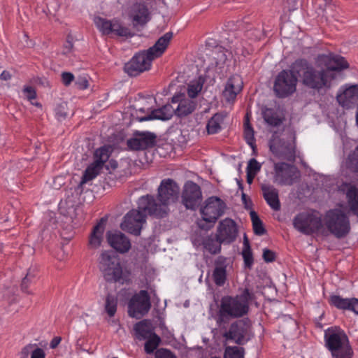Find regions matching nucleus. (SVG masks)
<instances>
[{
  "instance_id": "33",
  "label": "nucleus",
  "mask_w": 358,
  "mask_h": 358,
  "mask_svg": "<svg viewBox=\"0 0 358 358\" xmlns=\"http://www.w3.org/2000/svg\"><path fill=\"white\" fill-rule=\"evenodd\" d=\"M23 358H45V352L43 349L38 348L36 344H29L24 346L21 351Z\"/></svg>"
},
{
  "instance_id": "2",
  "label": "nucleus",
  "mask_w": 358,
  "mask_h": 358,
  "mask_svg": "<svg viewBox=\"0 0 358 358\" xmlns=\"http://www.w3.org/2000/svg\"><path fill=\"white\" fill-rule=\"evenodd\" d=\"M172 37V32H166L157 41L153 46L147 50L136 53L125 64V71L131 76H136L140 73L150 69L152 62L163 55Z\"/></svg>"
},
{
  "instance_id": "37",
  "label": "nucleus",
  "mask_w": 358,
  "mask_h": 358,
  "mask_svg": "<svg viewBox=\"0 0 358 358\" xmlns=\"http://www.w3.org/2000/svg\"><path fill=\"white\" fill-rule=\"evenodd\" d=\"M222 122L223 116L219 113L215 114L207 123L206 129L208 134H214L218 133L221 130Z\"/></svg>"
},
{
  "instance_id": "5",
  "label": "nucleus",
  "mask_w": 358,
  "mask_h": 358,
  "mask_svg": "<svg viewBox=\"0 0 358 358\" xmlns=\"http://www.w3.org/2000/svg\"><path fill=\"white\" fill-rule=\"evenodd\" d=\"M295 138L290 131H275L268 141L270 151L279 159L294 162L296 157Z\"/></svg>"
},
{
  "instance_id": "55",
  "label": "nucleus",
  "mask_w": 358,
  "mask_h": 358,
  "mask_svg": "<svg viewBox=\"0 0 358 358\" xmlns=\"http://www.w3.org/2000/svg\"><path fill=\"white\" fill-rule=\"evenodd\" d=\"M62 82L65 85H69L73 80L74 76L70 72H63L62 73Z\"/></svg>"
},
{
  "instance_id": "9",
  "label": "nucleus",
  "mask_w": 358,
  "mask_h": 358,
  "mask_svg": "<svg viewBox=\"0 0 358 358\" xmlns=\"http://www.w3.org/2000/svg\"><path fill=\"white\" fill-rule=\"evenodd\" d=\"M294 228L305 235H312L322 227V220L316 210H307L298 213L292 220Z\"/></svg>"
},
{
  "instance_id": "36",
  "label": "nucleus",
  "mask_w": 358,
  "mask_h": 358,
  "mask_svg": "<svg viewBox=\"0 0 358 358\" xmlns=\"http://www.w3.org/2000/svg\"><path fill=\"white\" fill-rule=\"evenodd\" d=\"M94 22L99 31L103 34L108 35L112 33L114 20H108L98 16L94 18Z\"/></svg>"
},
{
  "instance_id": "3",
  "label": "nucleus",
  "mask_w": 358,
  "mask_h": 358,
  "mask_svg": "<svg viewBox=\"0 0 358 358\" xmlns=\"http://www.w3.org/2000/svg\"><path fill=\"white\" fill-rule=\"evenodd\" d=\"M253 294L248 289L235 296H224L220 303L217 312V323L219 326L227 323L231 319L238 318L246 315L249 311V304L252 300Z\"/></svg>"
},
{
  "instance_id": "61",
  "label": "nucleus",
  "mask_w": 358,
  "mask_h": 358,
  "mask_svg": "<svg viewBox=\"0 0 358 358\" xmlns=\"http://www.w3.org/2000/svg\"><path fill=\"white\" fill-rule=\"evenodd\" d=\"M256 176V174L247 173V182L248 184H251Z\"/></svg>"
},
{
  "instance_id": "25",
  "label": "nucleus",
  "mask_w": 358,
  "mask_h": 358,
  "mask_svg": "<svg viewBox=\"0 0 358 358\" xmlns=\"http://www.w3.org/2000/svg\"><path fill=\"white\" fill-rule=\"evenodd\" d=\"M106 237L108 244L120 253H125L131 248L129 239L120 231H108Z\"/></svg>"
},
{
  "instance_id": "45",
  "label": "nucleus",
  "mask_w": 358,
  "mask_h": 358,
  "mask_svg": "<svg viewBox=\"0 0 358 358\" xmlns=\"http://www.w3.org/2000/svg\"><path fill=\"white\" fill-rule=\"evenodd\" d=\"M146 339L148 341L145 343V351L147 354H152L159 346L161 339L156 334Z\"/></svg>"
},
{
  "instance_id": "13",
  "label": "nucleus",
  "mask_w": 358,
  "mask_h": 358,
  "mask_svg": "<svg viewBox=\"0 0 358 358\" xmlns=\"http://www.w3.org/2000/svg\"><path fill=\"white\" fill-rule=\"evenodd\" d=\"M225 203L217 196L208 198L200 208L202 219L206 222L215 223L225 211Z\"/></svg>"
},
{
  "instance_id": "43",
  "label": "nucleus",
  "mask_w": 358,
  "mask_h": 358,
  "mask_svg": "<svg viewBox=\"0 0 358 358\" xmlns=\"http://www.w3.org/2000/svg\"><path fill=\"white\" fill-rule=\"evenodd\" d=\"M250 218L252 223L253 230L255 234L262 236L265 234L266 230L263 226L262 220L259 219L256 212L252 210L250 213Z\"/></svg>"
},
{
  "instance_id": "21",
  "label": "nucleus",
  "mask_w": 358,
  "mask_h": 358,
  "mask_svg": "<svg viewBox=\"0 0 358 358\" xmlns=\"http://www.w3.org/2000/svg\"><path fill=\"white\" fill-rule=\"evenodd\" d=\"M128 16L134 27L144 26L150 20V13L144 2H135L128 8Z\"/></svg>"
},
{
  "instance_id": "32",
  "label": "nucleus",
  "mask_w": 358,
  "mask_h": 358,
  "mask_svg": "<svg viewBox=\"0 0 358 358\" xmlns=\"http://www.w3.org/2000/svg\"><path fill=\"white\" fill-rule=\"evenodd\" d=\"M224 262L225 259L224 258L220 257L216 262L215 268L213 273L214 282L217 286H222L226 281L227 266L224 264Z\"/></svg>"
},
{
  "instance_id": "42",
  "label": "nucleus",
  "mask_w": 358,
  "mask_h": 358,
  "mask_svg": "<svg viewBox=\"0 0 358 358\" xmlns=\"http://www.w3.org/2000/svg\"><path fill=\"white\" fill-rule=\"evenodd\" d=\"M350 301V299L342 298L335 294L331 295L329 298V303L341 310H348L349 308Z\"/></svg>"
},
{
  "instance_id": "29",
  "label": "nucleus",
  "mask_w": 358,
  "mask_h": 358,
  "mask_svg": "<svg viewBox=\"0 0 358 358\" xmlns=\"http://www.w3.org/2000/svg\"><path fill=\"white\" fill-rule=\"evenodd\" d=\"M263 196L268 205L274 210L280 209V203L278 197V191L271 185H262Z\"/></svg>"
},
{
  "instance_id": "63",
  "label": "nucleus",
  "mask_w": 358,
  "mask_h": 358,
  "mask_svg": "<svg viewBox=\"0 0 358 358\" xmlns=\"http://www.w3.org/2000/svg\"><path fill=\"white\" fill-rule=\"evenodd\" d=\"M138 110L141 111V112H144V109L143 108H139Z\"/></svg>"
},
{
  "instance_id": "48",
  "label": "nucleus",
  "mask_w": 358,
  "mask_h": 358,
  "mask_svg": "<svg viewBox=\"0 0 358 358\" xmlns=\"http://www.w3.org/2000/svg\"><path fill=\"white\" fill-rule=\"evenodd\" d=\"M224 358H244V350L241 348L228 347L224 352Z\"/></svg>"
},
{
  "instance_id": "16",
  "label": "nucleus",
  "mask_w": 358,
  "mask_h": 358,
  "mask_svg": "<svg viewBox=\"0 0 358 358\" xmlns=\"http://www.w3.org/2000/svg\"><path fill=\"white\" fill-rule=\"evenodd\" d=\"M151 307L150 296L146 290H141L134 294L128 304L130 317L140 318L148 313Z\"/></svg>"
},
{
  "instance_id": "23",
  "label": "nucleus",
  "mask_w": 358,
  "mask_h": 358,
  "mask_svg": "<svg viewBox=\"0 0 358 358\" xmlns=\"http://www.w3.org/2000/svg\"><path fill=\"white\" fill-rule=\"evenodd\" d=\"M155 138L156 136L151 132H136L127 140V145L129 150H144L154 145Z\"/></svg>"
},
{
  "instance_id": "27",
  "label": "nucleus",
  "mask_w": 358,
  "mask_h": 358,
  "mask_svg": "<svg viewBox=\"0 0 358 358\" xmlns=\"http://www.w3.org/2000/svg\"><path fill=\"white\" fill-rule=\"evenodd\" d=\"M346 208L348 212L358 217V188L355 185L344 183Z\"/></svg>"
},
{
  "instance_id": "31",
  "label": "nucleus",
  "mask_w": 358,
  "mask_h": 358,
  "mask_svg": "<svg viewBox=\"0 0 358 358\" xmlns=\"http://www.w3.org/2000/svg\"><path fill=\"white\" fill-rule=\"evenodd\" d=\"M134 330L136 336L139 340H145L155 334L151 322L147 320L136 323L134 327Z\"/></svg>"
},
{
  "instance_id": "64",
  "label": "nucleus",
  "mask_w": 358,
  "mask_h": 358,
  "mask_svg": "<svg viewBox=\"0 0 358 358\" xmlns=\"http://www.w3.org/2000/svg\"><path fill=\"white\" fill-rule=\"evenodd\" d=\"M113 358H118V357H113Z\"/></svg>"
},
{
  "instance_id": "12",
  "label": "nucleus",
  "mask_w": 358,
  "mask_h": 358,
  "mask_svg": "<svg viewBox=\"0 0 358 358\" xmlns=\"http://www.w3.org/2000/svg\"><path fill=\"white\" fill-rule=\"evenodd\" d=\"M152 214L149 209L140 208L139 200L138 201V209H133L128 212L124 217V220L121 223V229L131 234L138 236L143 224L146 221L147 215Z\"/></svg>"
},
{
  "instance_id": "24",
  "label": "nucleus",
  "mask_w": 358,
  "mask_h": 358,
  "mask_svg": "<svg viewBox=\"0 0 358 358\" xmlns=\"http://www.w3.org/2000/svg\"><path fill=\"white\" fill-rule=\"evenodd\" d=\"M337 101L343 108H353L358 102V85H352L341 87L337 94Z\"/></svg>"
},
{
  "instance_id": "54",
  "label": "nucleus",
  "mask_w": 358,
  "mask_h": 358,
  "mask_svg": "<svg viewBox=\"0 0 358 358\" xmlns=\"http://www.w3.org/2000/svg\"><path fill=\"white\" fill-rule=\"evenodd\" d=\"M263 258L266 262H272L275 260V253L268 249H264L263 251Z\"/></svg>"
},
{
  "instance_id": "51",
  "label": "nucleus",
  "mask_w": 358,
  "mask_h": 358,
  "mask_svg": "<svg viewBox=\"0 0 358 358\" xmlns=\"http://www.w3.org/2000/svg\"><path fill=\"white\" fill-rule=\"evenodd\" d=\"M262 164L258 162L255 159L252 158L250 159L248 163L246 173H250L253 174H257V173L261 170Z\"/></svg>"
},
{
  "instance_id": "40",
  "label": "nucleus",
  "mask_w": 358,
  "mask_h": 358,
  "mask_svg": "<svg viewBox=\"0 0 358 358\" xmlns=\"http://www.w3.org/2000/svg\"><path fill=\"white\" fill-rule=\"evenodd\" d=\"M243 247L242 250V256L246 266L250 267L253 264V256L249 241L247 236L244 235Z\"/></svg>"
},
{
  "instance_id": "17",
  "label": "nucleus",
  "mask_w": 358,
  "mask_h": 358,
  "mask_svg": "<svg viewBox=\"0 0 358 358\" xmlns=\"http://www.w3.org/2000/svg\"><path fill=\"white\" fill-rule=\"evenodd\" d=\"M252 335L250 322L248 320H241L231 324L224 336L227 339L233 340L235 343L243 345L250 339Z\"/></svg>"
},
{
  "instance_id": "44",
  "label": "nucleus",
  "mask_w": 358,
  "mask_h": 358,
  "mask_svg": "<svg viewBox=\"0 0 358 358\" xmlns=\"http://www.w3.org/2000/svg\"><path fill=\"white\" fill-rule=\"evenodd\" d=\"M244 136L247 143L252 148H255V139L254 136V130L249 123L248 115L245 117L244 122Z\"/></svg>"
},
{
  "instance_id": "35",
  "label": "nucleus",
  "mask_w": 358,
  "mask_h": 358,
  "mask_svg": "<svg viewBox=\"0 0 358 358\" xmlns=\"http://www.w3.org/2000/svg\"><path fill=\"white\" fill-rule=\"evenodd\" d=\"M204 83L205 79L202 76H199L190 81L187 86L188 96L192 99L196 97L201 92Z\"/></svg>"
},
{
  "instance_id": "58",
  "label": "nucleus",
  "mask_w": 358,
  "mask_h": 358,
  "mask_svg": "<svg viewBox=\"0 0 358 358\" xmlns=\"http://www.w3.org/2000/svg\"><path fill=\"white\" fill-rule=\"evenodd\" d=\"M30 282V274L28 273L22 280L21 288L23 292L29 293V292L27 291V288Z\"/></svg>"
},
{
  "instance_id": "30",
  "label": "nucleus",
  "mask_w": 358,
  "mask_h": 358,
  "mask_svg": "<svg viewBox=\"0 0 358 358\" xmlns=\"http://www.w3.org/2000/svg\"><path fill=\"white\" fill-rule=\"evenodd\" d=\"M106 222V219L103 217L100 220L99 222L94 227L89 240V245L91 248L96 249L100 247L103 240Z\"/></svg>"
},
{
  "instance_id": "41",
  "label": "nucleus",
  "mask_w": 358,
  "mask_h": 358,
  "mask_svg": "<svg viewBox=\"0 0 358 358\" xmlns=\"http://www.w3.org/2000/svg\"><path fill=\"white\" fill-rule=\"evenodd\" d=\"M117 299L116 296L108 294L106 298L105 311L109 317H113L117 311Z\"/></svg>"
},
{
  "instance_id": "39",
  "label": "nucleus",
  "mask_w": 358,
  "mask_h": 358,
  "mask_svg": "<svg viewBox=\"0 0 358 358\" xmlns=\"http://www.w3.org/2000/svg\"><path fill=\"white\" fill-rule=\"evenodd\" d=\"M262 114L264 121L271 126L277 127L282 123V119L271 108H266L263 110Z\"/></svg>"
},
{
  "instance_id": "59",
  "label": "nucleus",
  "mask_w": 358,
  "mask_h": 358,
  "mask_svg": "<svg viewBox=\"0 0 358 358\" xmlns=\"http://www.w3.org/2000/svg\"><path fill=\"white\" fill-rule=\"evenodd\" d=\"M60 342H61V338L60 337H55L51 341V342L50 343V348H52V349L55 348L60 343Z\"/></svg>"
},
{
  "instance_id": "20",
  "label": "nucleus",
  "mask_w": 358,
  "mask_h": 358,
  "mask_svg": "<svg viewBox=\"0 0 358 358\" xmlns=\"http://www.w3.org/2000/svg\"><path fill=\"white\" fill-rule=\"evenodd\" d=\"M317 62L326 68L324 69L325 72H331L334 75L331 80L336 79L338 72L348 68V64L343 57L331 53L319 55Z\"/></svg>"
},
{
  "instance_id": "10",
  "label": "nucleus",
  "mask_w": 358,
  "mask_h": 358,
  "mask_svg": "<svg viewBox=\"0 0 358 358\" xmlns=\"http://www.w3.org/2000/svg\"><path fill=\"white\" fill-rule=\"evenodd\" d=\"M234 52H228V50L221 47L213 50L208 57V65L206 67L208 72L214 73H220L223 71L225 64L230 59L234 61L241 59V56L243 55L244 52L241 45H238L233 50Z\"/></svg>"
},
{
  "instance_id": "62",
  "label": "nucleus",
  "mask_w": 358,
  "mask_h": 358,
  "mask_svg": "<svg viewBox=\"0 0 358 358\" xmlns=\"http://www.w3.org/2000/svg\"><path fill=\"white\" fill-rule=\"evenodd\" d=\"M242 199H243V202H245L246 195L244 193L242 194Z\"/></svg>"
},
{
  "instance_id": "34",
  "label": "nucleus",
  "mask_w": 358,
  "mask_h": 358,
  "mask_svg": "<svg viewBox=\"0 0 358 358\" xmlns=\"http://www.w3.org/2000/svg\"><path fill=\"white\" fill-rule=\"evenodd\" d=\"M103 168V165L100 164L99 162H93L85 170L80 183L85 184L88 181L95 178L100 173L101 170Z\"/></svg>"
},
{
  "instance_id": "47",
  "label": "nucleus",
  "mask_w": 358,
  "mask_h": 358,
  "mask_svg": "<svg viewBox=\"0 0 358 358\" xmlns=\"http://www.w3.org/2000/svg\"><path fill=\"white\" fill-rule=\"evenodd\" d=\"M112 33H114L115 34L120 36L127 37L132 36L130 30L127 27L122 26L120 24V22L117 20H114V24L113 27Z\"/></svg>"
},
{
  "instance_id": "46",
  "label": "nucleus",
  "mask_w": 358,
  "mask_h": 358,
  "mask_svg": "<svg viewBox=\"0 0 358 358\" xmlns=\"http://www.w3.org/2000/svg\"><path fill=\"white\" fill-rule=\"evenodd\" d=\"M219 241L215 238H208L204 243V248L211 254H217L221 250V245Z\"/></svg>"
},
{
  "instance_id": "49",
  "label": "nucleus",
  "mask_w": 358,
  "mask_h": 358,
  "mask_svg": "<svg viewBox=\"0 0 358 358\" xmlns=\"http://www.w3.org/2000/svg\"><path fill=\"white\" fill-rule=\"evenodd\" d=\"M17 289L15 287H8L3 291V299L9 304H13L17 301V296L15 294Z\"/></svg>"
},
{
  "instance_id": "18",
  "label": "nucleus",
  "mask_w": 358,
  "mask_h": 358,
  "mask_svg": "<svg viewBox=\"0 0 358 358\" xmlns=\"http://www.w3.org/2000/svg\"><path fill=\"white\" fill-rule=\"evenodd\" d=\"M238 233V226L235 221L225 218L218 223L215 238L224 245H229L236 241Z\"/></svg>"
},
{
  "instance_id": "4",
  "label": "nucleus",
  "mask_w": 358,
  "mask_h": 358,
  "mask_svg": "<svg viewBox=\"0 0 358 358\" xmlns=\"http://www.w3.org/2000/svg\"><path fill=\"white\" fill-rule=\"evenodd\" d=\"M292 71L301 78V83L307 87L317 90L331 87V78L334 75L331 72H325L324 69L317 71L306 59H299L293 62Z\"/></svg>"
},
{
  "instance_id": "50",
  "label": "nucleus",
  "mask_w": 358,
  "mask_h": 358,
  "mask_svg": "<svg viewBox=\"0 0 358 358\" xmlns=\"http://www.w3.org/2000/svg\"><path fill=\"white\" fill-rule=\"evenodd\" d=\"M22 91L26 98L31 102L32 105L41 106L38 103L33 102V100L36 99V92L34 87L31 86H24Z\"/></svg>"
},
{
  "instance_id": "14",
  "label": "nucleus",
  "mask_w": 358,
  "mask_h": 358,
  "mask_svg": "<svg viewBox=\"0 0 358 358\" xmlns=\"http://www.w3.org/2000/svg\"><path fill=\"white\" fill-rule=\"evenodd\" d=\"M343 145L345 157L341 163L342 171L358 173V145L356 141L344 138Z\"/></svg>"
},
{
  "instance_id": "38",
  "label": "nucleus",
  "mask_w": 358,
  "mask_h": 358,
  "mask_svg": "<svg viewBox=\"0 0 358 358\" xmlns=\"http://www.w3.org/2000/svg\"><path fill=\"white\" fill-rule=\"evenodd\" d=\"M111 152L110 146L104 145L96 150L94 155V162L103 165L108 161Z\"/></svg>"
},
{
  "instance_id": "8",
  "label": "nucleus",
  "mask_w": 358,
  "mask_h": 358,
  "mask_svg": "<svg viewBox=\"0 0 358 358\" xmlns=\"http://www.w3.org/2000/svg\"><path fill=\"white\" fill-rule=\"evenodd\" d=\"M324 225L337 238L345 237L350 231V221L345 212L340 208L327 210L323 217Z\"/></svg>"
},
{
  "instance_id": "15",
  "label": "nucleus",
  "mask_w": 358,
  "mask_h": 358,
  "mask_svg": "<svg viewBox=\"0 0 358 358\" xmlns=\"http://www.w3.org/2000/svg\"><path fill=\"white\" fill-rule=\"evenodd\" d=\"M273 180L281 185H292L300 176L298 169L285 162L274 163Z\"/></svg>"
},
{
  "instance_id": "7",
  "label": "nucleus",
  "mask_w": 358,
  "mask_h": 358,
  "mask_svg": "<svg viewBox=\"0 0 358 358\" xmlns=\"http://www.w3.org/2000/svg\"><path fill=\"white\" fill-rule=\"evenodd\" d=\"M325 345L333 358H352L353 350L345 333L339 329L329 328L324 332Z\"/></svg>"
},
{
  "instance_id": "52",
  "label": "nucleus",
  "mask_w": 358,
  "mask_h": 358,
  "mask_svg": "<svg viewBox=\"0 0 358 358\" xmlns=\"http://www.w3.org/2000/svg\"><path fill=\"white\" fill-rule=\"evenodd\" d=\"M155 358H176V357L166 349H159L156 352Z\"/></svg>"
},
{
  "instance_id": "56",
  "label": "nucleus",
  "mask_w": 358,
  "mask_h": 358,
  "mask_svg": "<svg viewBox=\"0 0 358 358\" xmlns=\"http://www.w3.org/2000/svg\"><path fill=\"white\" fill-rule=\"evenodd\" d=\"M76 84L80 90L87 89L89 85L87 80L84 77L78 78L76 82Z\"/></svg>"
},
{
  "instance_id": "6",
  "label": "nucleus",
  "mask_w": 358,
  "mask_h": 358,
  "mask_svg": "<svg viewBox=\"0 0 358 358\" xmlns=\"http://www.w3.org/2000/svg\"><path fill=\"white\" fill-rule=\"evenodd\" d=\"M99 268L108 282L123 285L130 281V271L122 269L118 258L113 251H105L101 253Z\"/></svg>"
},
{
  "instance_id": "26",
  "label": "nucleus",
  "mask_w": 358,
  "mask_h": 358,
  "mask_svg": "<svg viewBox=\"0 0 358 358\" xmlns=\"http://www.w3.org/2000/svg\"><path fill=\"white\" fill-rule=\"evenodd\" d=\"M242 88L241 77L238 75H234L228 79L222 93L223 96L228 102L233 101Z\"/></svg>"
},
{
  "instance_id": "53",
  "label": "nucleus",
  "mask_w": 358,
  "mask_h": 358,
  "mask_svg": "<svg viewBox=\"0 0 358 358\" xmlns=\"http://www.w3.org/2000/svg\"><path fill=\"white\" fill-rule=\"evenodd\" d=\"M55 115L59 121H62L66 117L67 114L65 111V105L62 104L57 107L55 109Z\"/></svg>"
},
{
  "instance_id": "57",
  "label": "nucleus",
  "mask_w": 358,
  "mask_h": 358,
  "mask_svg": "<svg viewBox=\"0 0 358 358\" xmlns=\"http://www.w3.org/2000/svg\"><path fill=\"white\" fill-rule=\"evenodd\" d=\"M354 312L355 314L358 315V299L355 298L350 299L349 308L348 309Z\"/></svg>"
},
{
  "instance_id": "28",
  "label": "nucleus",
  "mask_w": 358,
  "mask_h": 358,
  "mask_svg": "<svg viewBox=\"0 0 358 358\" xmlns=\"http://www.w3.org/2000/svg\"><path fill=\"white\" fill-rule=\"evenodd\" d=\"M174 114L173 106L170 104L163 106L162 108L152 110L148 115L140 118L141 122L153 120H168Z\"/></svg>"
},
{
  "instance_id": "22",
  "label": "nucleus",
  "mask_w": 358,
  "mask_h": 358,
  "mask_svg": "<svg viewBox=\"0 0 358 358\" xmlns=\"http://www.w3.org/2000/svg\"><path fill=\"white\" fill-rule=\"evenodd\" d=\"M171 103L176 105L173 107L174 114L180 117L191 114L196 106V101L190 97H187L184 94L174 95L172 97Z\"/></svg>"
},
{
  "instance_id": "19",
  "label": "nucleus",
  "mask_w": 358,
  "mask_h": 358,
  "mask_svg": "<svg viewBox=\"0 0 358 358\" xmlns=\"http://www.w3.org/2000/svg\"><path fill=\"white\" fill-rule=\"evenodd\" d=\"M182 203L187 209L194 210L202 200L201 187L192 181H187L182 192Z\"/></svg>"
},
{
  "instance_id": "60",
  "label": "nucleus",
  "mask_w": 358,
  "mask_h": 358,
  "mask_svg": "<svg viewBox=\"0 0 358 358\" xmlns=\"http://www.w3.org/2000/svg\"><path fill=\"white\" fill-rule=\"evenodd\" d=\"M0 78L3 80H8L11 78V75L8 71H3L0 75Z\"/></svg>"
},
{
  "instance_id": "11",
  "label": "nucleus",
  "mask_w": 358,
  "mask_h": 358,
  "mask_svg": "<svg viewBox=\"0 0 358 358\" xmlns=\"http://www.w3.org/2000/svg\"><path fill=\"white\" fill-rule=\"evenodd\" d=\"M297 75L292 71V64L289 70L281 71L275 78L273 90L277 96L287 97L296 90Z\"/></svg>"
},
{
  "instance_id": "1",
  "label": "nucleus",
  "mask_w": 358,
  "mask_h": 358,
  "mask_svg": "<svg viewBox=\"0 0 358 358\" xmlns=\"http://www.w3.org/2000/svg\"><path fill=\"white\" fill-rule=\"evenodd\" d=\"M179 192L180 187L173 180L164 179L157 189L159 203H157L154 196L148 194L139 198L140 208L149 209L154 216L165 217L169 212L168 206L178 200Z\"/></svg>"
}]
</instances>
